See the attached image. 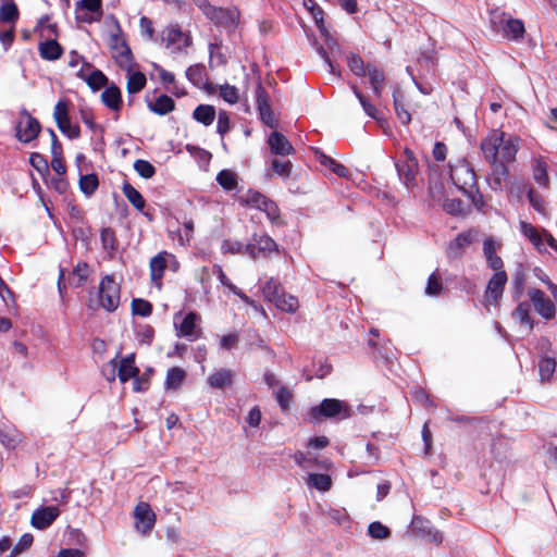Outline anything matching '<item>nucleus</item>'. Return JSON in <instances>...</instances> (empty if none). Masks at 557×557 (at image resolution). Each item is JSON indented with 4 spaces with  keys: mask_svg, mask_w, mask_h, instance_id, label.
Listing matches in <instances>:
<instances>
[{
    "mask_svg": "<svg viewBox=\"0 0 557 557\" xmlns=\"http://www.w3.org/2000/svg\"><path fill=\"white\" fill-rule=\"evenodd\" d=\"M349 416L350 410L347 404L336 398H325L309 410V418L312 422H318L322 418L346 419Z\"/></svg>",
    "mask_w": 557,
    "mask_h": 557,
    "instance_id": "obj_1",
    "label": "nucleus"
},
{
    "mask_svg": "<svg viewBox=\"0 0 557 557\" xmlns=\"http://www.w3.org/2000/svg\"><path fill=\"white\" fill-rule=\"evenodd\" d=\"M99 306L108 312H114L120 305V285L112 274L104 275L98 287Z\"/></svg>",
    "mask_w": 557,
    "mask_h": 557,
    "instance_id": "obj_2",
    "label": "nucleus"
},
{
    "mask_svg": "<svg viewBox=\"0 0 557 557\" xmlns=\"http://www.w3.org/2000/svg\"><path fill=\"white\" fill-rule=\"evenodd\" d=\"M201 12L216 26L227 30H235L239 22V11L236 8H218L209 3Z\"/></svg>",
    "mask_w": 557,
    "mask_h": 557,
    "instance_id": "obj_3",
    "label": "nucleus"
},
{
    "mask_svg": "<svg viewBox=\"0 0 557 557\" xmlns=\"http://www.w3.org/2000/svg\"><path fill=\"white\" fill-rule=\"evenodd\" d=\"M450 180L467 196L472 195L476 185L475 173L465 160L450 168Z\"/></svg>",
    "mask_w": 557,
    "mask_h": 557,
    "instance_id": "obj_4",
    "label": "nucleus"
},
{
    "mask_svg": "<svg viewBox=\"0 0 557 557\" xmlns=\"http://www.w3.org/2000/svg\"><path fill=\"white\" fill-rule=\"evenodd\" d=\"M479 232L475 228H470L459 233L451 239L446 247V257L449 262L460 260L468 247L478 240Z\"/></svg>",
    "mask_w": 557,
    "mask_h": 557,
    "instance_id": "obj_5",
    "label": "nucleus"
},
{
    "mask_svg": "<svg viewBox=\"0 0 557 557\" xmlns=\"http://www.w3.org/2000/svg\"><path fill=\"white\" fill-rule=\"evenodd\" d=\"M418 166V160L409 148H406L404 157L395 162L398 177L407 188L416 186Z\"/></svg>",
    "mask_w": 557,
    "mask_h": 557,
    "instance_id": "obj_6",
    "label": "nucleus"
},
{
    "mask_svg": "<svg viewBox=\"0 0 557 557\" xmlns=\"http://www.w3.org/2000/svg\"><path fill=\"white\" fill-rule=\"evenodd\" d=\"M20 114L21 119L15 125V137L18 141L28 144L37 138L41 125L26 109H22Z\"/></svg>",
    "mask_w": 557,
    "mask_h": 557,
    "instance_id": "obj_7",
    "label": "nucleus"
},
{
    "mask_svg": "<svg viewBox=\"0 0 557 557\" xmlns=\"http://www.w3.org/2000/svg\"><path fill=\"white\" fill-rule=\"evenodd\" d=\"M199 317L196 312L190 311L185 315L176 313L174 317V326L177 337H185L190 342L199 338L201 331L197 329Z\"/></svg>",
    "mask_w": 557,
    "mask_h": 557,
    "instance_id": "obj_8",
    "label": "nucleus"
},
{
    "mask_svg": "<svg viewBox=\"0 0 557 557\" xmlns=\"http://www.w3.org/2000/svg\"><path fill=\"white\" fill-rule=\"evenodd\" d=\"M116 28L117 33L111 34L110 36L109 46L112 50L117 52L115 59L119 66L126 69L127 72H131L133 64V53L126 40L122 36V30L119 23H116Z\"/></svg>",
    "mask_w": 557,
    "mask_h": 557,
    "instance_id": "obj_9",
    "label": "nucleus"
},
{
    "mask_svg": "<svg viewBox=\"0 0 557 557\" xmlns=\"http://www.w3.org/2000/svg\"><path fill=\"white\" fill-rule=\"evenodd\" d=\"M508 281L505 270L495 271L493 276L488 280L487 286L484 292L486 304L497 306L503 297V293Z\"/></svg>",
    "mask_w": 557,
    "mask_h": 557,
    "instance_id": "obj_10",
    "label": "nucleus"
},
{
    "mask_svg": "<svg viewBox=\"0 0 557 557\" xmlns=\"http://www.w3.org/2000/svg\"><path fill=\"white\" fill-rule=\"evenodd\" d=\"M76 76L84 81L92 91H98L101 88L108 86V77L106 74L95 69L94 65L87 61H84L82 67L76 73Z\"/></svg>",
    "mask_w": 557,
    "mask_h": 557,
    "instance_id": "obj_11",
    "label": "nucleus"
},
{
    "mask_svg": "<svg viewBox=\"0 0 557 557\" xmlns=\"http://www.w3.org/2000/svg\"><path fill=\"white\" fill-rule=\"evenodd\" d=\"M277 245L272 237L267 234H253L251 240L245 245V253L249 255L252 259L259 256H267L270 252L276 251Z\"/></svg>",
    "mask_w": 557,
    "mask_h": 557,
    "instance_id": "obj_12",
    "label": "nucleus"
},
{
    "mask_svg": "<svg viewBox=\"0 0 557 557\" xmlns=\"http://www.w3.org/2000/svg\"><path fill=\"white\" fill-rule=\"evenodd\" d=\"M528 294L535 311L541 317L546 320H550L555 317V305L543 290L537 288H530Z\"/></svg>",
    "mask_w": 557,
    "mask_h": 557,
    "instance_id": "obj_13",
    "label": "nucleus"
},
{
    "mask_svg": "<svg viewBox=\"0 0 557 557\" xmlns=\"http://www.w3.org/2000/svg\"><path fill=\"white\" fill-rule=\"evenodd\" d=\"M135 528L141 534L149 533L156 521V515L149 504L140 502L134 510Z\"/></svg>",
    "mask_w": 557,
    "mask_h": 557,
    "instance_id": "obj_14",
    "label": "nucleus"
},
{
    "mask_svg": "<svg viewBox=\"0 0 557 557\" xmlns=\"http://www.w3.org/2000/svg\"><path fill=\"white\" fill-rule=\"evenodd\" d=\"M60 510L55 506H41L33 515L30 523L35 529L45 530L49 528L59 517Z\"/></svg>",
    "mask_w": 557,
    "mask_h": 557,
    "instance_id": "obj_15",
    "label": "nucleus"
},
{
    "mask_svg": "<svg viewBox=\"0 0 557 557\" xmlns=\"http://www.w3.org/2000/svg\"><path fill=\"white\" fill-rule=\"evenodd\" d=\"M164 40L168 46H176L178 51L191 45V37L184 33L178 24L168 26Z\"/></svg>",
    "mask_w": 557,
    "mask_h": 557,
    "instance_id": "obj_16",
    "label": "nucleus"
},
{
    "mask_svg": "<svg viewBox=\"0 0 557 557\" xmlns=\"http://www.w3.org/2000/svg\"><path fill=\"white\" fill-rule=\"evenodd\" d=\"M499 146H502V132H493L482 140L481 150L488 163L499 161Z\"/></svg>",
    "mask_w": 557,
    "mask_h": 557,
    "instance_id": "obj_17",
    "label": "nucleus"
},
{
    "mask_svg": "<svg viewBox=\"0 0 557 557\" xmlns=\"http://www.w3.org/2000/svg\"><path fill=\"white\" fill-rule=\"evenodd\" d=\"M491 165V174L487 176V184L491 189L495 191H500L504 187V183L506 182L509 171L504 162H492Z\"/></svg>",
    "mask_w": 557,
    "mask_h": 557,
    "instance_id": "obj_18",
    "label": "nucleus"
},
{
    "mask_svg": "<svg viewBox=\"0 0 557 557\" xmlns=\"http://www.w3.org/2000/svg\"><path fill=\"white\" fill-rule=\"evenodd\" d=\"M268 145L271 149V152L276 156H289L295 151L286 136L276 131L270 134L268 138Z\"/></svg>",
    "mask_w": 557,
    "mask_h": 557,
    "instance_id": "obj_19",
    "label": "nucleus"
},
{
    "mask_svg": "<svg viewBox=\"0 0 557 557\" xmlns=\"http://www.w3.org/2000/svg\"><path fill=\"white\" fill-rule=\"evenodd\" d=\"M102 103L112 111L119 112L122 108V94L120 88L112 83L101 94Z\"/></svg>",
    "mask_w": 557,
    "mask_h": 557,
    "instance_id": "obj_20",
    "label": "nucleus"
},
{
    "mask_svg": "<svg viewBox=\"0 0 557 557\" xmlns=\"http://www.w3.org/2000/svg\"><path fill=\"white\" fill-rule=\"evenodd\" d=\"M518 152V139L516 137H507L505 133L502 132V146H499V162H504V164L515 161L516 154Z\"/></svg>",
    "mask_w": 557,
    "mask_h": 557,
    "instance_id": "obj_21",
    "label": "nucleus"
},
{
    "mask_svg": "<svg viewBox=\"0 0 557 557\" xmlns=\"http://www.w3.org/2000/svg\"><path fill=\"white\" fill-rule=\"evenodd\" d=\"M39 55L47 61H55L63 54L62 46L52 38H48L45 41H40L38 45Z\"/></svg>",
    "mask_w": 557,
    "mask_h": 557,
    "instance_id": "obj_22",
    "label": "nucleus"
},
{
    "mask_svg": "<svg viewBox=\"0 0 557 557\" xmlns=\"http://www.w3.org/2000/svg\"><path fill=\"white\" fill-rule=\"evenodd\" d=\"M483 253L490 269L493 271L504 270V262L502 258L496 253V245L492 237H488L484 240Z\"/></svg>",
    "mask_w": 557,
    "mask_h": 557,
    "instance_id": "obj_23",
    "label": "nucleus"
},
{
    "mask_svg": "<svg viewBox=\"0 0 557 557\" xmlns=\"http://www.w3.org/2000/svg\"><path fill=\"white\" fill-rule=\"evenodd\" d=\"M393 102H394V109L395 113L398 117V120L404 125H408L411 122V114L406 108L405 103V95L400 87H396L393 90Z\"/></svg>",
    "mask_w": 557,
    "mask_h": 557,
    "instance_id": "obj_24",
    "label": "nucleus"
},
{
    "mask_svg": "<svg viewBox=\"0 0 557 557\" xmlns=\"http://www.w3.org/2000/svg\"><path fill=\"white\" fill-rule=\"evenodd\" d=\"M524 33L525 28L521 20L508 17L507 21H505V26L500 34L503 38L518 41L523 37Z\"/></svg>",
    "mask_w": 557,
    "mask_h": 557,
    "instance_id": "obj_25",
    "label": "nucleus"
},
{
    "mask_svg": "<svg viewBox=\"0 0 557 557\" xmlns=\"http://www.w3.org/2000/svg\"><path fill=\"white\" fill-rule=\"evenodd\" d=\"M366 74H368V76H369V82H370L371 88L373 90V94L375 95V97L380 98L382 96V92L384 90V85H385L384 72L369 63V64H367V73Z\"/></svg>",
    "mask_w": 557,
    "mask_h": 557,
    "instance_id": "obj_26",
    "label": "nucleus"
},
{
    "mask_svg": "<svg viewBox=\"0 0 557 557\" xmlns=\"http://www.w3.org/2000/svg\"><path fill=\"white\" fill-rule=\"evenodd\" d=\"M137 374H139V369L135 366V355L131 354L122 358L117 371L120 381L125 383Z\"/></svg>",
    "mask_w": 557,
    "mask_h": 557,
    "instance_id": "obj_27",
    "label": "nucleus"
},
{
    "mask_svg": "<svg viewBox=\"0 0 557 557\" xmlns=\"http://www.w3.org/2000/svg\"><path fill=\"white\" fill-rule=\"evenodd\" d=\"M234 373L228 369H220L207 377V383L216 389L230 386L233 383Z\"/></svg>",
    "mask_w": 557,
    "mask_h": 557,
    "instance_id": "obj_28",
    "label": "nucleus"
},
{
    "mask_svg": "<svg viewBox=\"0 0 557 557\" xmlns=\"http://www.w3.org/2000/svg\"><path fill=\"white\" fill-rule=\"evenodd\" d=\"M520 232L533 244V246L539 251L545 250V244L543 242L542 235L531 223L520 221Z\"/></svg>",
    "mask_w": 557,
    "mask_h": 557,
    "instance_id": "obj_29",
    "label": "nucleus"
},
{
    "mask_svg": "<svg viewBox=\"0 0 557 557\" xmlns=\"http://www.w3.org/2000/svg\"><path fill=\"white\" fill-rule=\"evenodd\" d=\"M150 111L158 115H165L175 108L174 100L168 95H160L154 102H148Z\"/></svg>",
    "mask_w": 557,
    "mask_h": 557,
    "instance_id": "obj_30",
    "label": "nucleus"
},
{
    "mask_svg": "<svg viewBox=\"0 0 557 557\" xmlns=\"http://www.w3.org/2000/svg\"><path fill=\"white\" fill-rule=\"evenodd\" d=\"M100 240L102 248L108 252L110 258H113L119 246L114 230L103 227L100 232Z\"/></svg>",
    "mask_w": 557,
    "mask_h": 557,
    "instance_id": "obj_31",
    "label": "nucleus"
},
{
    "mask_svg": "<svg viewBox=\"0 0 557 557\" xmlns=\"http://www.w3.org/2000/svg\"><path fill=\"white\" fill-rule=\"evenodd\" d=\"M20 12L13 0H1L0 22L15 23L18 20Z\"/></svg>",
    "mask_w": 557,
    "mask_h": 557,
    "instance_id": "obj_32",
    "label": "nucleus"
},
{
    "mask_svg": "<svg viewBox=\"0 0 557 557\" xmlns=\"http://www.w3.org/2000/svg\"><path fill=\"white\" fill-rule=\"evenodd\" d=\"M193 117L203 124L205 126H209L213 123L215 117V109L210 104H199L193 112Z\"/></svg>",
    "mask_w": 557,
    "mask_h": 557,
    "instance_id": "obj_33",
    "label": "nucleus"
},
{
    "mask_svg": "<svg viewBox=\"0 0 557 557\" xmlns=\"http://www.w3.org/2000/svg\"><path fill=\"white\" fill-rule=\"evenodd\" d=\"M124 196L127 198L129 203L138 211H143L145 208V199L143 195L129 183L125 182L122 187Z\"/></svg>",
    "mask_w": 557,
    "mask_h": 557,
    "instance_id": "obj_34",
    "label": "nucleus"
},
{
    "mask_svg": "<svg viewBox=\"0 0 557 557\" xmlns=\"http://www.w3.org/2000/svg\"><path fill=\"white\" fill-rule=\"evenodd\" d=\"M557 362L554 357L543 356L539 361L541 382H549L556 370Z\"/></svg>",
    "mask_w": 557,
    "mask_h": 557,
    "instance_id": "obj_35",
    "label": "nucleus"
},
{
    "mask_svg": "<svg viewBox=\"0 0 557 557\" xmlns=\"http://www.w3.org/2000/svg\"><path fill=\"white\" fill-rule=\"evenodd\" d=\"M216 183L226 191H232L237 188V175L231 170L224 169L216 174Z\"/></svg>",
    "mask_w": 557,
    "mask_h": 557,
    "instance_id": "obj_36",
    "label": "nucleus"
},
{
    "mask_svg": "<svg viewBox=\"0 0 557 557\" xmlns=\"http://www.w3.org/2000/svg\"><path fill=\"white\" fill-rule=\"evenodd\" d=\"M318 158L323 166L327 168L337 176L347 177L349 175V170L344 164L338 163L336 160L324 154L323 152H320V156Z\"/></svg>",
    "mask_w": 557,
    "mask_h": 557,
    "instance_id": "obj_37",
    "label": "nucleus"
},
{
    "mask_svg": "<svg viewBox=\"0 0 557 557\" xmlns=\"http://www.w3.org/2000/svg\"><path fill=\"white\" fill-rule=\"evenodd\" d=\"M186 372L178 367L170 368L166 372L165 388L177 389L184 382Z\"/></svg>",
    "mask_w": 557,
    "mask_h": 557,
    "instance_id": "obj_38",
    "label": "nucleus"
},
{
    "mask_svg": "<svg viewBox=\"0 0 557 557\" xmlns=\"http://www.w3.org/2000/svg\"><path fill=\"white\" fill-rule=\"evenodd\" d=\"M512 317L521 324L527 325L530 332L533 330L534 321L530 317V305L528 302H520L513 310Z\"/></svg>",
    "mask_w": 557,
    "mask_h": 557,
    "instance_id": "obj_39",
    "label": "nucleus"
},
{
    "mask_svg": "<svg viewBox=\"0 0 557 557\" xmlns=\"http://www.w3.org/2000/svg\"><path fill=\"white\" fill-rule=\"evenodd\" d=\"M305 8L310 11L312 17L314 18L315 25L319 28L321 33L325 32L324 26V11L323 9L317 3L315 0H304Z\"/></svg>",
    "mask_w": 557,
    "mask_h": 557,
    "instance_id": "obj_40",
    "label": "nucleus"
},
{
    "mask_svg": "<svg viewBox=\"0 0 557 557\" xmlns=\"http://www.w3.org/2000/svg\"><path fill=\"white\" fill-rule=\"evenodd\" d=\"M262 293L265 298L272 302H275L282 298V293H284V289L276 280L271 277L262 286Z\"/></svg>",
    "mask_w": 557,
    "mask_h": 557,
    "instance_id": "obj_41",
    "label": "nucleus"
},
{
    "mask_svg": "<svg viewBox=\"0 0 557 557\" xmlns=\"http://www.w3.org/2000/svg\"><path fill=\"white\" fill-rule=\"evenodd\" d=\"M187 79L196 87H200L206 79V67L203 64L190 65L186 72Z\"/></svg>",
    "mask_w": 557,
    "mask_h": 557,
    "instance_id": "obj_42",
    "label": "nucleus"
},
{
    "mask_svg": "<svg viewBox=\"0 0 557 557\" xmlns=\"http://www.w3.org/2000/svg\"><path fill=\"white\" fill-rule=\"evenodd\" d=\"M99 186V180L97 174L90 173L86 175H81L79 177V189L81 191L89 197L95 194Z\"/></svg>",
    "mask_w": 557,
    "mask_h": 557,
    "instance_id": "obj_43",
    "label": "nucleus"
},
{
    "mask_svg": "<svg viewBox=\"0 0 557 557\" xmlns=\"http://www.w3.org/2000/svg\"><path fill=\"white\" fill-rule=\"evenodd\" d=\"M166 269L165 258L159 253L150 260V275L153 282H160Z\"/></svg>",
    "mask_w": 557,
    "mask_h": 557,
    "instance_id": "obj_44",
    "label": "nucleus"
},
{
    "mask_svg": "<svg viewBox=\"0 0 557 557\" xmlns=\"http://www.w3.org/2000/svg\"><path fill=\"white\" fill-rule=\"evenodd\" d=\"M308 484L320 492H327L332 486V480L329 474L310 473L308 476Z\"/></svg>",
    "mask_w": 557,
    "mask_h": 557,
    "instance_id": "obj_45",
    "label": "nucleus"
},
{
    "mask_svg": "<svg viewBox=\"0 0 557 557\" xmlns=\"http://www.w3.org/2000/svg\"><path fill=\"white\" fill-rule=\"evenodd\" d=\"M533 178L543 187H547L549 178L547 175V164L542 159H536L533 164Z\"/></svg>",
    "mask_w": 557,
    "mask_h": 557,
    "instance_id": "obj_46",
    "label": "nucleus"
},
{
    "mask_svg": "<svg viewBox=\"0 0 557 557\" xmlns=\"http://www.w3.org/2000/svg\"><path fill=\"white\" fill-rule=\"evenodd\" d=\"M147 79L144 73L133 72L127 79V92L137 94L141 91L146 86Z\"/></svg>",
    "mask_w": 557,
    "mask_h": 557,
    "instance_id": "obj_47",
    "label": "nucleus"
},
{
    "mask_svg": "<svg viewBox=\"0 0 557 557\" xmlns=\"http://www.w3.org/2000/svg\"><path fill=\"white\" fill-rule=\"evenodd\" d=\"M367 533L373 540H385L391 536V530L380 521H373L368 525Z\"/></svg>",
    "mask_w": 557,
    "mask_h": 557,
    "instance_id": "obj_48",
    "label": "nucleus"
},
{
    "mask_svg": "<svg viewBox=\"0 0 557 557\" xmlns=\"http://www.w3.org/2000/svg\"><path fill=\"white\" fill-rule=\"evenodd\" d=\"M443 290L444 287L442 284L441 276L436 272H433L428 278V283L425 286V295L436 297L440 296Z\"/></svg>",
    "mask_w": 557,
    "mask_h": 557,
    "instance_id": "obj_49",
    "label": "nucleus"
},
{
    "mask_svg": "<svg viewBox=\"0 0 557 557\" xmlns=\"http://www.w3.org/2000/svg\"><path fill=\"white\" fill-rule=\"evenodd\" d=\"M507 15L505 12L499 11L498 9L491 10L490 11V26L491 29L496 33L500 34L505 26V21H507Z\"/></svg>",
    "mask_w": 557,
    "mask_h": 557,
    "instance_id": "obj_50",
    "label": "nucleus"
},
{
    "mask_svg": "<svg viewBox=\"0 0 557 557\" xmlns=\"http://www.w3.org/2000/svg\"><path fill=\"white\" fill-rule=\"evenodd\" d=\"M89 265L86 262H78L72 271L75 287H82L88 277Z\"/></svg>",
    "mask_w": 557,
    "mask_h": 557,
    "instance_id": "obj_51",
    "label": "nucleus"
},
{
    "mask_svg": "<svg viewBox=\"0 0 557 557\" xmlns=\"http://www.w3.org/2000/svg\"><path fill=\"white\" fill-rule=\"evenodd\" d=\"M132 312L139 317H149L152 313V305L146 299L134 298L132 300Z\"/></svg>",
    "mask_w": 557,
    "mask_h": 557,
    "instance_id": "obj_52",
    "label": "nucleus"
},
{
    "mask_svg": "<svg viewBox=\"0 0 557 557\" xmlns=\"http://www.w3.org/2000/svg\"><path fill=\"white\" fill-rule=\"evenodd\" d=\"M134 170L143 178H151L156 174V168L147 160L137 159L134 162Z\"/></svg>",
    "mask_w": 557,
    "mask_h": 557,
    "instance_id": "obj_53",
    "label": "nucleus"
},
{
    "mask_svg": "<svg viewBox=\"0 0 557 557\" xmlns=\"http://www.w3.org/2000/svg\"><path fill=\"white\" fill-rule=\"evenodd\" d=\"M347 64H348V67L350 69V71L356 76L361 77V76L366 75V73H367V65H364V62H363V60L361 59L360 55L351 53L347 58Z\"/></svg>",
    "mask_w": 557,
    "mask_h": 557,
    "instance_id": "obj_54",
    "label": "nucleus"
},
{
    "mask_svg": "<svg viewBox=\"0 0 557 557\" xmlns=\"http://www.w3.org/2000/svg\"><path fill=\"white\" fill-rule=\"evenodd\" d=\"M60 132L70 139H77L81 136V128L78 125H72L70 117L59 121L57 124Z\"/></svg>",
    "mask_w": 557,
    "mask_h": 557,
    "instance_id": "obj_55",
    "label": "nucleus"
},
{
    "mask_svg": "<svg viewBox=\"0 0 557 557\" xmlns=\"http://www.w3.org/2000/svg\"><path fill=\"white\" fill-rule=\"evenodd\" d=\"M352 89V92L354 95L357 97V99L359 100L364 113L372 117V119H376V114H377V110L376 108L369 102V100L364 97V95L358 89L357 86H352L351 87Z\"/></svg>",
    "mask_w": 557,
    "mask_h": 557,
    "instance_id": "obj_56",
    "label": "nucleus"
},
{
    "mask_svg": "<svg viewBox=\"0 0 557 557\" xmlns=\"http://www.w3.org/2000/svg\"><path fill=\"white\" fill-rule=\"evenodd\" d=\"M256 107L258 111L271 108L270 97L259 81L256 88Z\"/></svg>",
    "mask_w": 557,
    "mask_h": 557,
    "instance_id": "obj_57",
    "label": "nucleus"
},
{
    "mask_svg": "<svg viewBox=\"0 0 557 557\" xmlns=\"http://www.w3.org/2000/svg\"><path fill=\"white\" fill-rule=\"evenodd\" d=\"M34 542V536L30 533H24L18 542L14 545L9 557H15L26 549H28Z\"/></svg>",
    "mask_w": 557,
    "mask_h": 557,
    "instance_id": "obj_58",
    "label": "nucleus"
},
{
    "mask_svg": "<svg viewBox=\"0 0 557 557\" xmlns=\"http://www.w3.org/2000/svg\"><path fill=\"white\" fill-rule=\"evenodd\" d=\"M220 96L230 104H235L239 99L238 89L228 84H224L220 87Z\"/></svg>",
    "mask_w": 557,
    "mask_h": 557,
    "instance_id": "obj_59",
    "label": "nucleus"
},
{
    "mask_svg": "<svg viewBox=\"0 0 557 557\" xmlns=\"http://www.w3.org/2000/svg\"><path fill=\"white\" fill-rule=\"evenodd\" d=\"M30 165L38 171L41 175L49 173V165L47 159L39 152H33L29 157Z\"/></svg>",
    "mask_w": 557,
    "mask_h": 557,
    "instance_id": "obj_60",
    "label": "nucleus"
},
{
    "mask_svg": "<svg viewBox=\"0 0 557 557\" xmlns=\"http://www.w3.org/2000/svg\"><path fill=\"white\" fill-rule=\"evenodd\" d=\"M277 308L287 312H295L298 308V300L294 296H286L282 293V298L274 302Z\"/></svg>",
    "mask_w": 557,
    "mask_h": 557,
    "instance_id": "obj_61",
    "label": "nucleus"
},
{
    "mask_svg": "<svg viewBox=\"0 0 557 557\" xmlns=\"http://www.w3.org/2000/svg\"><path fill=\"white\" fill-rule=\"evenodd\" d=\"M75 10H85L91 13L101 14L102 0H79L75 3Z\"/></svg>",
    "mask_w": 557,
    "mask_h": 557,
    "instance_id": "obj_62",
    "label": "nucleus"
},
{
    "mask_svg": "<svg viewBox=\"0 0 557 557\" xmlns=\"http://www.w3.org/2000/svg\"><path fill=\"white\" fill-rule=\"evenodd\" d=\"M271 168L283 178H288L292 173V163L290 161H281L278 159H273L271 162Z\"/></svg>",
    "mask_w": 557,
    "mask_h": 557,
    "instance_id": "obj_63",
    "label": "nucleus"
},
{
    "mask_svg": "<svg viewBox=\"0 0 557 557\" xmlns=\"http://www.w3.org/2000/svg\"><path fill=\"white\" fill-rule=\"evenodd\" d=\"M275 399L281 407L282 411H287L289 409V403L292 399V394L289 389L285 386L280 387L275 392Z\"/></svg>",
    "mask_w": 557,
    "mask_h": 557,
    "instance_id": "obj_64",
    "label": "nucleus"
}]
</instances>
